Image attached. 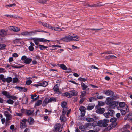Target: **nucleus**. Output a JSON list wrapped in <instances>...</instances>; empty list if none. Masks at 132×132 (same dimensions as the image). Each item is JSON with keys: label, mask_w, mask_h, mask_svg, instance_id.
I'll return each instance as SVG.
<instances>
[{"label": "nucleus", "mask_w": 132, "mask_h": 132, "mask_svg": "<svg viewBox=\"0 0 132 132\" xmlns=\"http://www.w3.org/2000/svg\"><path fill=\"white\" fill-rule=\"evenodd\" d=\"M105 103L106 104L109 105V108L110 109H114L118 105V102L117 101H114L110 97L106 98Z\"/></svg>", "instance_id": "1"}, {"label": "nucleus", "mask_w": 132, "mask_h": 132, "mask_svg": "<svg viewBox=\"0 0 132 132\" xmlns=\"http://www.w3.org/2000/svg\"><path fill=\"white\" fill-rule=\"evenodd\" d=\"M78 36H71L70 35L66 36L60 39V40H62L65 42H69L71 41H78L79 39Z\"/></svg>", "instance_id": "2"}, {"label": "nucleus", "mask_w": 132, "mask_h": 132, "mask_svg": "<svg viewBox=\"0 0 132 132\" xmlns=\"http://www.w3.org/2000/svg\"><path fill=\"white\" fill-rule=\"evenodd\" d=\"M57 99L56 98L51 97L49 99L48 98H46L44 100L42 103V106H46L48 103L52 102H55L56 101Z\"/></svg>", "instance_id": "3"}, {"label": "nucleus", "mask_w": 132, "mask_h": 132, "mask_svg": "<svg viewBox=\"0 0 132 132\" xmlns=\"http://www.w3.org/2000/svg\"><path fill=\"white\" fill-rule=\"evenodd\" d=\"M109 120L107 119H104L103 120H100L98 121L97 124L100 127L103 126L106 127L108 125L107 123L109 122Z\"/></svg>", "instance_id": "4"}, {"label": "nucleus", "mask_w": 132, "mask_h": 132, "mask_svg": "<svg viewBox=\"0 0 132 132\" xmlns=\"http://www.w3.org/2000/svg\"><path fill=\"white\" fill-rule=\"evenodd\" d=\"M63 127H61V124L60 123H57L55 125L54 128L53 132H61L62 130Z\"/></svg>", "instance_id": "5"}, {"label": "nucleus", "mask_w": 132, "mask_h": 132, "mask_svg": "<svg viewBox=\"0 0 132 132\" xmlns=\"http://www.w3.org/2000/svg\"><path fill=\"white\" fill-rule=\"evenodd\" d=\"M102 93L107 96H113L114 95V92L111 90H103Z\"/></svg>", "instance_id": "6"}, {"label": "nucleus", "mask_w": 132, "mask_h": 132, "mask_svg": "<svg viewBox=\"0 0 132 132\" xmlns=\"http://www.w3.org/2000/svg\"><path fill=\"white\" fill-rule=\"evenodd\" d=\"M27 121L26 119H24L22 120V122H20V126L21 128H24L26 127V122Z\"/></svg>", "instance_id": "7"}, {"label": "nucleus", "mask_w": 132, "mask_h": 132, "mask_svg": "<svg viewBox=\"0 0 132 132\" xmlns=\"http://www.w3.org/2000/svg\"><path fill=\"white\" fill-rule=\"evenodd\" d=\"M79 110L81 111V116L82 117H83L84 116L85 113L86 108L84 106H81L79 107Z\"/></svg>", "instance_id": "8"}, {"label": "nucleus", "mask_w": 132, "mask_h": 132, "mask_svg": "<svg viewBox=\"0 0 132 132\" xmlns=\"http://www.w3.org/2000/svg\"><path fill=\"white\" fill-rule=\"evenodd\" d=\"M9 29L11 30H12L14 32H17L19 31L20 30V29L18 27L15 26H10L9 27Z\"/></svg>", "instance_id": "9"}, {"label": "nucleus", "mask_w": 132, "mask_h": 132, "mask_svg": "<svg viewBox=\"0 0 132 132\" xmlns=\"http://www.w3.org/2000/svg\"><path fill=\"white\" fill-rule=\"evenodd\" d=\"M58 84L55 85L54 86L53 89L54 91L56 92H57V94H61V92L59 91V86Z\"/></svg>", "instance_id": "10"}, {"label": "nucleus", "mask_w": 132, "mask_h": 132, "mask_svg": "<svg viewBox=\"0 0 132 132\" xmlns=\"http://www.w3.org/2000/svg\"><path fill=\"white\" fill-rule=\"evenodd\" d=\"M119 106L117 107L118 110H120L121 109L124 108L125 105V103L123 102H120L119 103Z\"/></svg>", "instance_id": "11"}, {"label": "nucleus", "mask_w": 132, "mask_h": 132, "mask_svg": "<svg viewBox=\"0 0 132 132\" xmlns=\"http://www.w3.org/2000/svg\"><path fill=\"white\" fill-rule=\"evenodd\" d=\"M12 78L11 77H9L7 78H4L3 79L2 82H6L9 83L12 81Z\"/></svg>", "instance_id": "12"}, {"label": "nucleus", "mask_w": 132, "mask_h": 132, "mask_svg": "<svg viewBox=\"0 0 132 132\" xmlns=\"http://www.w3.org/2000/svg\"><path fill=\"white\" fill-rule=\"evenodd\" d=\"M34 32L33 31H30V32H28V31H24L22 32L21 33V34L23 36H26V35H32V34L34 33Z\"/></svg>", "instance_id": "13"}, {"label": "nucleus", "mask_w": 132, "mask_h": 132, "mask_svg": "<svg viewBox=\"0 0 132 132\" xmlns=\"http://www.w3.org/2000/svg\"><path fill=\"white\" fill-rule=\"evenodd\" d=\"M3 38L0 37V43H2ZM6 45L5 44H0V50H3L5 49Z\"/></svg>", "instance_id": "14"}, {"label": "nucleus", "mask_w": 132, "mask_h": 132, "mask_svg": "<svg viewBox=\"0 0 132 132\" xmlns=\"http://www.w3.org/2000/svg\"><path fill=\"white\" fill-rule=\"evenodd\" d=\"M7 35V32L5 30L3 29L0 30V36L2 37H4L6 36Z\"/></svg>", "instance_id": "15"}, {"label": "nucleus", "mask_w": 132, "mask_h": 132, "mask_svg": "<svg viewBox=\"0 0 132 132\" xmlns=\"http://www.w3.org/2000/svg\"><path fill=\"white\" fill-rule=\"evenodd\" d=\"M105 111V110L104 108H100L96 111V112L99 114H102L104 113Z\"/></svg>", "instance_id": "16"}, {"label": "nucleus", "mask_w": 132, "mask_h": 132, "mask_svg": "<svg viewBox=\"0 0 132 132\" xmlns=\"http://www.w3.org/2000/svg\"><path fill=\"white\" fill-rule=\"evenodd\" d=\"M32 60V59L27 57L26 60H25L23 62L26 64H29L31 62Z\"/></svg>", "instance_id": "17"}, {"label": "nucleus", "mask_w": 132, "mask_h": 132, "mask_svg": "<svg viewBox=\"0 0 132 132\" xmlns=\"http://www.w3.org/2000/svg\"><path fill=\"white\" fill-rule=\"evenodd\" d=\"M51 29L54 30L56 31H61L63 30H62L61 28L59 27H52Z\"/></svg>", "instance_id": "18"}, {"label": "nucleus", "mask_w": 132, "mask_h": 132, "mask_svg": "<svg viewBox=\"0 0 132 132\" xmlns=\"http://www.w3.org/2000/svg\"><path fill=\"white\" fill-rule=\"evenodd\" d=\"M58 66L62 70H67V68L66 66V65L64 64H59Z\"/></svg>", "instance_id": "19"}, {"label": "nucleus", "mask_w": 132, "mask_h": 132, "mask_svg": "<svg viewBox=\"0 0 132 132\" xmlns=\"http://www.w3.org/2000/svg\"><path fill=\"white\" fill-rule=\"evenodd\" d=\"M6 117V121L5 124L6 125H7V124L9 123V120H10L12 118V116H7Z\"/></svg>", "instance_id": "20"}, {"label": "nucleus", "mask_w": 132, "mask_h": 132, "mask_svg": "<svg viewBox=\"0 0 132 132\" xmlns=\"http://www.w3.org/2000/svg\"><path fill=\"white\" fill-rule=\"evenodd\" d=\"M40 22L42 23V25L43 26H45L49 29H51L52 27L50 24L46 23H43L41 22Z\"/></svg>", "instance_id": "21"}, {"label": "nucleus", "mask_w": 132, "mask_h": 132, "mask_svg": "<svg viewBox=\"0 0 132 132\" xmlns=\"http://www.w3.org/2000/svg\"><path fill=\"white\" fill-rule=\"evenodd\" d=\"M2 93L7 98H8V97H9L10 95L9 92L6 91H2Z\"/></svg>", "instance_id": "22"}, {"label": "nucleus", "mask_w": 132, "mask_h": 132, "mask_svg": "<svg viewBox=\"0 0 132 132\" xmlns=\"http://www.w3.org/2000/svg\"><path fill=\"white\" fill-rule=\"evenodd\" d=\"M28 121L30 125H32L34 123V119L30 117V119H28Z\"/></svg>", "instance_id": "23"}, {"label": "nucleus", "mask_w": 132, "mask_h": 132, "mask_svg": "<svg viewBox=\"0 0 132 132\" xmlns=\"http://www.w3.org/2000/svg\"><path fill=\"white\" fill-rule=\"evenodd\" d=\"M100 126L98 125H96V126H94V128L93 129L94 130V131L95 132H98L100 130Z\"/></svg>", "instance_id": "24"}, {"label": "nucleus", "mask_w": 132, "mask_h": 132, "mask_svg": "<svg viewBox=\"0 0 132 132\" xmlns=\"http://www.w3.org/2000/svg\"><path fill=\"white\" fill-rule=\"evenodd\" d=\"M38 39V40L40 42H49L50 41L49 40H47L44 38H39Z\"/></svg>", "instance_id": "25"}, {"label": "nucleus", "mask_w": 132, "mask_h": 132, "mask_svg": "<svg viewBox=\"0 0 132 132\" xmlns=\"http://www.w3.org/2000/svg\"><path fill=\"white\" fill-rule=\"evenodd\" d=\"M34 111V110L33 111L27 110L26 115L27 116L30 115L32 114Z\"/></svg>", "instance_id": "26"}, {"label": "nucleus", "mask_w": 132, "mask_h": 132, "mask_svg": "<svg viewBox=\"0 0 132 132\" xmlns=\"http://www.w3.org/2000/svg\"><path fill=\"white\" fill-rule=\"evenodd\" d=\"M108 113L109 114V115L110 116H113L115 114L114 111L112 110H109L108 111Z\"/></svg>", "instance_id": "27"}, {"label": "nucleus", "mask_w": 132, "mask_h": 132, "mask_svg": "<svg viewBox=\"0 0 132 132\" xmlns=\"http://www.w3.org/2000/svg\"><path fill=\"white\" fill-rule=\"evenodd\" d=\"M81 84L82 89L84 90H85L88 87L84 83L82 82Z\"/></svg>", "instance_id": "28"}, {"label": "nucleus", "mask_w": 132, "mask_h": 132, "mask_svg": "<svg viewBox=\"0 0 132 132\" xmlns=\"http://www.w3.org/2000/svg\"><path fill=\"white\" fill-rule=\"evenodd\" d=\"M68 107H66L65 108L63 109V111H62V113L63 115H65L68 109Z\"/></svg>", "instance_id": "29"}, {"label": "nucleus", "mask_w": 132, "mask_h": 132, "mask_svg": "<svg viewBox=\"0 0 132 132\" xmlns=\"http://www.w3.org/2000/svg\"><path fill=\"white\" fill-rule=\"evenodd\" d=\"M64 96H65L68 98H71L72 96H71L70 93L69 92H66L64 94H62Z\"/></svg>", "instance_id": "30"}, {"label": "nucleus", "mask_w": 132, "mask_h": 132, "mask_svg": "<svg viewBox=\"0 0 132 132\" xmlns=\"http://www.w3.org/2000/svg\"><path fill=\"white\" fill-rule=\"evenodd\" d=\"M65 115L61 116L60 117V119L62 122H65L66 121V118L64 116Z\"/></svg>", "instance_id": "31"}, {"label": "nucleus", "mask_w": 132, "mask_h": 132, "mask_svg": "<svg viewBox=\"0 0 132 132\" xmlns=\"http://www.w3.org/2000/svg\"><path fill=\"white\" fill-rule=\"evenodd\" d=\"M87 6L89 7H97L98 6H102L100 5H96L95 4H93V5H89V4H87Z\"/></svg>", "instance_id": "32"}, {"label": "nucleus", "mask_w": 132, "mask_h": 132, "mask_svg": "<svg viewBox=\"0 0 132 132\" xmlns=\"http://www.w3.org/2000/svg\"><path fill=\"white\" fill-rule=\"evenodd\" d=\"M42 103V101L41 100H39L37 101V102L35 104V106H39Z\"/></svg>", "instance_id": "33"}, {"label": "nucleus", "mask_w": 132, "mask_h": 132, "mask_svg": "<svg viewBox=\"0 0 132 132\" xmlns=\"http://www.w3.org/2000/svg\"><path fill=\"white\" fill-rule=\"evenodd\" d=\"M125 108L119 110L121 112V114L122 115H125L126 113Z\"/></svg>", "instance_id": "34"}, {"label": "nucleus", "mask_w": 132, "mask_h": 132, "mask_svg": "<svg viewBox=\"0 0 132 132\" xmlns=\"http://www.w3.org/2000/svg\"><path fill=\"white\" fill-rule=\"evenodd\" d=\"M71 94V96H76L77 95L78 93L75 90H72L70 91Z\"/></svg>", "instance_id": "35"}, {"label": "nucleus", "mask_w": 132, "mask_h": 132, "mask_svg": "<svg viewBox=\"0 0 132 132\" xmlns=\"http://www.w3.org/2000/svg\"><path fill=\"white\" fill-rule=\"evenodd\" d=\"M114 57H116L114 55H109L106 56L105 57V59L108 60H109L113 59Z\"/></svg>", "instance_id": "36"}, {"label": "nucleus", "mask_w": 132, "mask_h": 132, "mask_svg": "<svg viewBox=\"0 0 132 132\" xmlns=\"http://www.w3.org/2000/svg\"><path fill=\"white\" fill-rule=\"evenodd\" d=\"M38 38H32L31 39L33 40L34 41L35 44L36 45H38L39 44V43L38 42L39 41L38 40Z\"/></svg>", "instance_id": "37"}, {"label": "nucleus", "mask_w": 132, "mask_h": 132, "mask_svg": "<svg viewBox=\"0 0 132 132\" xmlns=\"http://www.w3.org/2000/svg\"><path fill=\"white\" fill-rule=\"evenodd\" d=\"M48 0H38V2L42 4H45L46 3Z\"/></svg>", "instance_id": "38"}, {"label": "nucleus", "mask_w": 132, "mask_h": 132, "mask_svg": "<svg viewBox=\"0 0 132 132\" xmlns=\"http://www.w3.org/2000/svg\"><path fill=\"white\" fill-rule=\"evenodd\" d=\"M81 95L80 96V98H81L82 97H83L84 96H85V95L87 93L86 91H83L81 92Z\"/></svg>", "instance_id": "39"}, {"label": "nucleus", "mask_w": 132, "mask_h": 132, "mask_svg": "<svg viewBox=\"0 0 132 132\" xmlns=\"http://www.w3.org/2000/svg\"><path fill=\"white\" fill-rule=\"evenodd\" d=\"M61 106L62 108H65L67 105V103L65 101H63L61 103Z\"/></svg>", "instance_id": "40"}, {"label": "nucleus", "mask_w": 132, "mask_h": 132, "mask_svg": "<svg viewBox=\"0 0 132 132\" xmlns=\"http://www.w3.org/2000/svg\"><path fill=\"white\" fill-rule=\"evenodd\" d=\"M85 126L86 129L87 128H90V127L91 126V123H87L85 124Z\"/></svg>", "instance_id": "41"}, {"label": "nucleus", "mask_w": 132, "mask_h": 132, "mask_svg": "<svg viewBox=\"0 0 132 132\" xmlns=\"http://www.w3.org/2000/svg\"><path fill=\"white\" fill-rule=\"evenodd\" d=\"M79 128L82 131H84L85 129H86L85 127V125H84V126H80L79 127Z\"/></svg>", "instance_id": "42"}, {"label": "nucleus", "mask_w": 132, "mask_h": 132, "mask_svg": "<svg viewBox=\"0 0 132 132\" xmlns=\"http://www.w3.org/2000/svg\"><path fill=\"white\" fill-rule=\"evenodd\" d=\"M8 98H11L13 100H16L17 99V97L15 96L11 95H10V96L8 97Z\"/></svg>", "instance_id": "43"}, {"label": "nucleus", "mask_w": 132, "mask_h": 132, "mask_svg": "<svg viewBox=\"0 0 132 132\" xmlns=\"http://www.w3.org/2000/svg\"><path fill=\"white\" fill-rule=\"evenodd\" d=\"M95 105L88 106L87 107V109L88 110H91L93 109Z\"/></svg>", "instance_id": "44"}, {"label": "nucleus", "mask_w": 132, "mask_h": 132, "mask_svg": "<svg viewBox=\"0 0 132 132\" xmlns=\"http://www.w3.org/2000/svg\"><path fill=\"white\" fill-rule=\"evenodd\" d=\"M78 80L79 81H81L85 82L87 80V79H86L85 78H83L81 77H80L78 79Z\"/></svg>", "instance_id": "45"}, {"label": "nucleus", "mask_w": 132, "mask_h": 132, "mask_svg": "<svg viewBox=\"0 0 132 132\" xmlns=\"http://www.w3.org/2000/svg\"><path fill=\"white\" fill-rule=\"evenodd\" d=\"M7 103L10 104H12L14 103V101L12 100L10 98L7 101Z\"/></svg>", "instance_id": "46"}, {"label": "nucleus", "mask_w": 132, "mask_h": 132, "mask_svg": "<svg viewBox=\"0 0 132 132\" xmlns=\"http://www.w3.org/2000/svg\"><path fill=\"white\" fill-rule=\"evenodd\" d=\"M112 128H111V125H110L109 126H108L104 130V131H109L112 129Z\"/></svg>", "instance_id": "47"}, {"label": "nucleus", "mask_w": 132, "mask_h": 132, "mask_svg": "<svg viewBox=\"0 0 132 132\" xmlns=\"http://www.w3.org/2000/svg\"><path fill=\"white\" fill-rule=\"evenodd\" d=\"M86 120L88 122H92L94 121V119L93 118L88 117L86 118Z\"/></svg>", "instance_id": "48"}, {"label": "nucleus", "mask_w": 132, "mask_h": 132, "mask_svg": "<svg viewBox=\"0 0 132 132\" xmlns=\"http://www.w3.org/2000/svg\"><path fill=\"white\" fill-rule=\"evenodd\" d=\"M116 120L117 118H112L110 120V122L112 123L114 122Z\"/></svg>", "instance_id": "49"}, {"label": "nucleus", "mask_w": 132, "mask_h": 132, "mask_svg": "<svg viewBox=\"0 0 132 132\" xmlns=\"http://www.w3.org/2000/svg\"><path fill=\"white\" fill-rule=\"evenodd\" d=\"M117 123L116 122L112 123L110 125L112 129L114 128L117 125Z\"/></svg>", "instance_id": "50"}, {"label": "nucleus", "mask_w": 132, "mask_h": 132, "mask_svg": "<svg viewBox=\"0 0 132 132\" xmlns=\"http://www.w3.org/2000/svg\"><path fill=\"white\" fill-rule=\"evenodd\" d=\"M130 116V113H129V114L125 116L124 118L125 120H126L127 119H128L129 120V119L130 118L129 116Z\"/></svg>", "instance_id": "51"}, {"label": "nucleus", "mask_w": 132, "mask_h": 132, "mask_svg": "<svg viewBox=\"0 0 132 132\" xmlns=\"http://www.w3.org/2000/svg\"><path fill=\"white\" fill-rule=\"evenodd\" d=\"M98 105L99 106H102L104 105V103L102 101H98Z\"/></svg>", "instance_id": "52"}, {"label": "nucleus", "mask_w": 132, "mask_h": 132, "mask_svg": "<svg viewBox=\"0 0 132 132\" xmlns=\"http://www.w3.org/2000/svg\"><path fill=\"white\" fill-rule=\"evenodd\" d=\"M16 5V4L15 3H13L12 4H9V5H6L5 6V7L7 8L8 7H13L15 6Z\"/></svg>", "instance_id": "53"}, {"label": "nucleus", "mask_w": 132, "mask_h": 132, "mask_svg": "<svg viewBox=\"0 0 132 132\" xmlns=\"http://www.w3.org/2000/svg\"><path fill=\"white\" fill-rule=\"evenodd\" d=\"M15 88L19 90L20 91H22L23 89V87H20L19 86H16L15 87Z\"/></svg>", "instance_id": "54"}, {"label": "nucleus", "mask_w": 132, "mask_h": 132, "mask_svg": "<svg viewBox=\"0 0 132 132\" xmlns=\"http://www.w3.org/2000/svg\"><path fill=\"white\" fill-rule=\"evenodd\" d=\"M38 46L39 47V48L40 50H43L44 49V45L41 44H39Z\"/></svg>", "instance_id": "55"}, {"label": "nucleus", "mask_w": 132, "mask_h": 132, "mask_svg": "<svg viewBox=\"0 0 132 132\" xmlns=\"http://www.w3.org/2000/svg\"><path fill=\"white\" fill-rule=\"evenodd\" d=\"M42 82L43 86V87H45L48 85V83L46 81H44Z\"/></svg>", "instance_id": "56"}, {"label": "nucleus", "mask_w": 132, "mask_h": 132, "mask_svg": "<svg viewBox=\"0 0 132 132\" xmlns=\"http://www.w3.org/2000/svg\"><path fill=\"white\" fill-rule=\"evenodd\" d=\"M24 99H23V101H22V104H26L27 103H28V99L27 98V97L25 99L26 101L24 102Z\"/></svg>", "instance_id": "57"}, {"label": "nucleus", "mask_w": 132, "mask_h": 132, "mask_svg": "<svg viewBox=\"0 0 132 132\" xmlns=\"http://www.w3.org/2000/svg\"><path fill=\"white\" fill-rule=\"evenodd\" d=\"M86 99V98H83L82 97V98H81L80 100V101H79V103L80 104H82L83 102L85 100V99Z\"/></svg>", "instance_id": "58"}, {"label": "nucleus", "mask_w": 132, "mask_h": 132, "mask_svg": "<svg viewBox=\"0 0 132 132\" xmlns=\"http://www.w3.org/2000/svg\"><path fill=\"white\" fill-rule=\"evenodd\" d=\"M18 80V79L17 77H15L13 79V82L16 83L17 82Z\"/></svg>", "instance_id": "59"}, {"label": "nucleus", "mask_w": 132, "mask_h": 132, "mask_svg": "<svg viewBox=\"0 0 132 132\" xmlns=\"http://www.w3.org/2000/svg\"><path fill=\"white\" fill-rule=\"evenodd\" d=\"M96 98L93 97H91L89 98V101L90 102H91L92 101V100H96Z\"/></svg>", "instance_id": "60"}, {"label": "nucleus", "mask_w": 132, "mask_h": 132, "mask_svg": "<svg viewBox=\"0 0 132 132\" xmlns=\"http://www.w3.org/2000/svg\"><path fill=\"white\" fill-rule=\"evenodd\" d=\"M5 69L2 68H0V73H4L6 72V71H4Z\"/></svg>", "instance_id": "61"}, {"label": "nucleus", "mask_w": 132, "mask_h": 132, "mask_svg": "<svg viewBox=\"0 0 132 132\" xmlns=\"http://www.w3.org/2000/svg\"><path fill=\"white\" fill-rule=\"evenodd\" d=\"M27 110L26 109H22L21 110V111L22 113H25L26 114Z\"/></svg>", "instance_id": "62"}, {"label": "nucleus", "mask_w": 132, "mask_h": 132, "mask_svg": "<svg viewBox=\"0 0 132 132\" xmlns=\"http://www.w3.org/2000/svg\"><path fill=\"white\" fill-rule=\"evenodd\" d=\"M29 50L30 51H33L34 49V48L33 46H30L28 47Z\"/></svg>", "instance_id": "63"}, {"label": "nucleus", "mask_w": 132, "mask_h": 132, "mask_svg": "<svg viewBox=\"0 0 132 132\" xmlns=\"http://www.w3.org/2000/svg\"><path fill=\"white\" fill-rule=\"evenodd\" d=\"M32 83V81L30 80H27L26 82V84L27 85H29Z\"/></svg>", "instance_id": "64"}]
</instances>
